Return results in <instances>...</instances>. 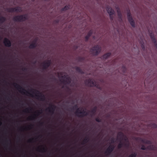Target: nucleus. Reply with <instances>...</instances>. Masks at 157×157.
Masks as SVG:
<instances>
[{
  "instance_id": "nucleus-1",
  "label": "nucleus",
  "mask_w": 157,
  "mask_h": 157,
  "mask_svg": "<svg viewBox=\"0 0 157 157\" xmlns=\"http://www.w3.org/2000/svg\"><path fill=\"white\" fill-rule=\"evenodd\" d=\"M13 85L20 92L23 94L34 98L40 101H44L45 100L46 98L44 95L37 90L31 89L30 91L33 94H32L16 83H13Z\"/></svg>"
},
{
  "instance_id": "nucleus-2",
  "label": "nucleus",
  "mask_w": 157,
  "mask_h": 157,
  "mask_svg": "<svg viewBox=\"0 0 157 157\" xmlns=\"http://www.w3.org/2000/svg\"><path fill=\"white\" fill-rule=\"evenodd\" d=\"M28 19V16L25 14L15 16L13 18V20L15 21L23 22Z\"/></svg>"
},
{
  "instance_id": "nucleus-3",
  "label": "nucleus",
  "mask_w": 157,
  "mask_h": 157,
  "mask_svg": "<svg viewBox=\"0 0 157 157\" xmlns=\"http://www.w3.org/2000/svg\"><path fill=\"white\" fill-rule=\"evenodd\" d=\"M101 50V47L99 45H96L91 48L90 52L94 56L98 55Z\"/></svg>"
},
{
  "instance_id": "nucleus-4",
  "label": "nucleus",
  "mask_w": 157,
  "mask_h": 157,
  "mask_svg": "<svg viewBox=\"0 0 157 157\" xmlns=\"http://www.w3.org/2000/svg\"><path fill=\"white\" fill-rule=\"evenodd\" d=\"M77 110L76 112V115L79 117H83L84 116H86L89 114V112H87L84 110L82 111H79V109H77Z\"/></svg>"
},
{
  "instance_id": "nucleus-5",
  "label": "nucleus",
  "mask_w": 157,
  "mask_h": 157,
  "mask_svg": "<svg viewBox=\"0 0 157 157\" xmlns=\"http://www.w3.org/2000/svg\"><path fill=\"white\" fill-rule=\"evenodd\" d=\"M127 17L128 21L132 27L134 28L135 27V22L133 19L132 16L129 11L127 13Z\"/></svg>"
},
{
  "instance_id": "nucleus-6",
  "label": "nucleus",
  "mask_w": 157,
  "mask_h": 157,
  "mask_svg": "<svg viewBox=\"0 0 157 157\" xmlns=\"http://www.w3.org/2000/svg\"><path fill=\"white\" fill-rule=\"evenodd\" d=\"M115 147L113 145H110L106 149L105 152V154L106 155H109L113 150Z\"/></svg>"
},
{
  "instance_id": "nucleus-7",
  "label": "nucleus",
  "mask_w": 157,
  "mask_h": 157,
  "mask_svg": "<svg viewBox=\"0 0 157 157\" xmlns=\"http://www.w3.org/2000/svg\"><path fill=\"white\" fill-rule=\"evenodd\" d=\"M83 101L84 102L86 103L88 105H94L96 104V103L94 101L93 99L90 97L87 99L85 98L83 100Z\"/></svg>"
},
{
  "instance_id": "nucleus-8",
  "label": "nucleus",
  "mask_w": 157,
  "mask_h": 157,
  "mask_svg": "<svg viewBox=\"0 0 157 157\" xmlns=\"http://www.w3.org/2000/svg\"><path fill=\"white\" fill-rule=\"evenodd\" d=\"M7 10L9 12H21V8L20 7H17L14 8H8Z\"/></svg>"
},
{
  "instance_id": "nucleus-9",
  "label": "nucleus",
  "mask_w": 157,
  "mask_h": 157,
  "mask_svg": "<svg viewBox=\"0 0 157 157\" xmlns=\"http://www.w3.org/2000/svg\"><path fill=\"white\" fill-rule=\"evenodd\" d=\"M86 82L88 83V84L90 87L95 86L98 88V85L94 82L91 79H89L86 80Z\"/></svg>"
},
{
  "instance_id": "nucleus-10",
  "label": "nucleus",
  "mask_w": 157,
  "mask_h": 157,
  "mask_svg": "<svg viewBox=\"0 0 157 157\" xmlns=\"http://www.w3.org/2000/svg\"><path fill=\"white\" fill-rule=\"evenodd\" d=\"M43 70L47 69L51 64V60H48L47 62H44L43 63Z\"/></svg>"
},
{
  "instance_id": "nucleus-11",
  "label": "nucleus",
  "mask_w": 157,
  "mask_h": 157,
  "mask_svg": "<svg viewBox=\"0 0 157 157\" xmlns=\"http://www.w3.org/2000/svg\"><path fill=\"white\" fill-rule=\"evenodd\" d=\"M62 78H66V80H63L62 82L63 83H66L67 84H69L71 83V79L70 77H67L65 75L62 76Z\"/></svg>"
},
{
  "instance_id": "nucleus-12",
  "label": "nucleus",
  "mask_w": 157,
  "mask_h": 157,
  "mask_svg": "<svg viewBox=\"0 0 157 157\" xmlns=\"http://www.w3.org/2000/svg\"><path fill=\"white\" fill-rule=\"evenodd\" d=\"M3 43L5 46L10 47L11 46V42L10 40L6 38H5L4 39Z\"/></svg>"
},
{
  "instance_id": "nucleus-13",
  "label": "nucleus",
  "mask_w": 157,
  "mask_h": 157,
  "mask_svg": "<svg viewBox=\"0 0 157 157\" xmlns=\"http://www.w3.org/2000/svg\"><path fill=\"white\" fill-rule=\"evenodd\" d=\"M69 99L70 102H67V103H71L73 105L76 104L78 103V100L76 98H69Z\"/></svg>"
},
{
  "instance_id": "nucleus-14",
  "label": "nucleus",
  "mask_w": 157,
  "mask_h": 157,
  "mask_svg": "<svg viewBox=\"0 0 157 157\" xmlns=\"http://www.w3.org/2000/svg\"><path fill=\"white\" fill-rule=\"evenodd\" d=\"M121 139L122 140H124V141L126 142V143H124V146L126 147H128L129 145V141L127 136L125 135V136L123 137Z\"/></svg>"
},
{
  "instance_id": "nucleus-15",
  "label": "nucleus",
  "mask_w": 157,
  "mask_h": 157,
  "mask_svg": "<svg viewBox=\"0 0 157 157\" xmlns=\"http://www.w3.org/2000/svg\"><path fill=\"white\" fill-rule=\"evenodd\" d=\"M93 33L92 30H90L88 32L87 35L85 37L86 41H87L88 40L90 37L91 36Z\"/></svg>"
},
{
  "instance_id": "nucleus-16",
  "label": "nucleus",
  "mask_w": 157,
  "mask_h": 157,
  "mask_svg": "<svg viewBox=\"0 0 157 157\" xmlns=\"http://www.w3.org/2000/svg\"><path fill=\"white\" fill-rule=\"evenodd\" d=\"M106 10L108 13L109 14H114V12L111 7L108 6L107 7Z\"/></svg>"
},
{
  "instance_id": "nucleus-17",
  "label": "nucleus",
  "mask_w": 157,
  "mask_h": 157,
  "mask_svg": "<svg viewBox=\"0 0 157 157\" xmlns=\"http://www.w3.org/2000/svg\"><path fill=\"white\" fill-rule=\"evenodd\" d=\"M147 149L153 151L156 150L157 148L153 145H151L147 147Z\"/></svg>"
},
{
  "instance_id": "nucleus-18",
  "label": "nucleus",
  "mask_w": 157,
  "mask_h": 157,
  "mask_svg": "<svg viewBox=\"0 0 157 157\" xmlns=\"http://www.w3.org/2000/svg\"><path fill=\"white\" fill-rule=\"evenodd\" d=\"M14 101L15 103L18 104L23 102V100L19 98H16L15 99H14Z\"/></svg>"
},
{
  "instance_id": "nucleus-19",
  "label": "nucleus",
  "mask_w": 157,
  "mask_h": 157,
  "mask_svg": "<svg viewBox=\"0 0 157 157\" xmlns=\"http://www.w3.org/2000/svg\"><path fill=\"white\" fill-rule=\"evenodd\" d=\"M111 54L110 52L104 54L102 56V58L104 60H105L109 57Z\"/></svg>"
},
{
  "instance_id": "nucleus-20",
  "label": "nucleus",
  "mask_w": 157,
  "mask_h": 157,
  "mask_svg": "<svg viewBox=\"0 0 157 157\" xmlns=\"http://www.w3.org/2000/svg\"><path fill=\"white\" fill-rule=\"evenodd\" d=\"M74 68L75 69L76 71L78 72L81 74H83L84 73L83 71H82V70L80 67L76 66L74 67Z\"/></svg>"
},
{
  "instance_id": "nucleus-21",
  "label": "nucleus",
  "mask_w": 157,
  "mask_h": 157,
  "mask_svg": "<svg viewBox=\"0 0 157 157\" xmlns=\"http://www.w3.org/2000/svg\"><path fill=\"white\" fill-rule=\"evenodd\" d=\"M150 36L151 39H152V42L154 44L157 42L156 39H155V38L153 34H152V33H151Z\"/></svg>"
},
{
  "instance_id": "nucleus-22",
  "label": "nucleus",
  "mask_w": 157,
  "mask_h": 157,
  "mask_svg": "<svg viewBox=\"0 0 157 157\" xmlns=\"http://www.w3.org/2000/svg\"><path fill=\"white\" fill-rule=\"evenodd\" d=\"M37 46V44L33 42L30 44L29 47V48L30 49H34L36 48Z\"/></svg>"
},
{
  "instance_id": "nucleus-23",
  "label": "nucleus",
  "mask_w": 157,
  "mask_h": 157,
  "mask_svg": "<svg viewBox=\"0 0 157 157\" xmlns=\"http://www.w3.org/2000/svg\"><path fill=\"white\" fill-rule=\"evenodd\" d=\"M6 21V18L5 17L1 16L0 17V23L2 24Z\"/></svg>"
},
{
  "instance_id": "nucleus-24",
  "label": "nucleus",
  "mask_w": 157,
  "mask_h": 157,
  "mask_svg": "<svg viewBox=\"0 0 157 157\" xmlns=\"http://www.w3.org/2000/svg\"><path fill=\"white\" fill-rule=\"evenodd\" d=\"M70 6L69 5H68L65 6L63 8L61 9V10L62 11H66L70 8Z\"/></svg>"
},
{
  "instance_id": "nucleus-25",
  "label": "nucleus",
  "mask_w": 157,
  "mask_h": 157,
  "mask_svg": "<svg viewBox=\"0 0 157 157\" xmlns=\"http://www.w3.org/2000/svg\"><path fill=\"white\" fill-rule=\"evenodd\" d=\"M118 136L119 137H121V138L122 139L123 137H124L125 135L124 134L121 132H119L118 134Z\"/></svg>"
},
{
  "instance_id": "nucleus-26",
  "label": "nucleus",
  "mask_w": 157,
  "mask_h": 157,
  "mask_svg": "<svg viewBox=\"0 0 157 157\" xmlns=\"http://www.w3.org/2000/svg\"><path fill=\"white\" fill-rule=\"evenodd\" d=\"M124 145V144L122 143L121 141L120 142V143L118 145L117 147L118 149L121 148L122 146Z\"/></svg>"
},
{
  "instance_id": "nucleus-27",
  "label": "nucleus",
  "mask_w": 157,
  "mask_h": 157,
  "mask_svg": "<svg viewBox=\"0 0 157 157\" xmlns=\"http://www.w3.org/2000/svg\"><path fill=\"white\" fill-rule=\"evenodd\" d=\"M39 151L42 152H46L47 151V149L44 147H42V148L40 149L39 147L38 148V149H39Z\"/></svg>"
},
{
  "instance_id": "nucleus-28",
  "label": "nucleus",
  "mask_w": 157,
  "mask_h": 157,
  "mask_svg": "<svg viewBox=\"0 0 157 157\" xmlns=\"http://www.w3.org/2000/svg\"><path fill=\"white\" fill-rule=\"evenodd\" d=\"M92 109V110L90 113V115L91 116H93L95 114V112L96 111V109Z\"/></svg>"
},
{
  "instance_id": "nucleus-29",
  "label": "nucleus",
  "mask_w": 157,
  "mask_h": 157,
  "mask_svg": "<svg viewBox=\"0 0 157 157\" xmlns=\"http://www.w3.org/2000/svg\"><path fill=\"white\" fill-rule=\"evenodd\" d=\"M137 154L136 152H135L132 154H130L128 157H136Z\"/></svg>"
},
{
  "instance_id": "nucleus-30",
  "label": "nucleus",
  "mask_w": 157,
  "mask_h": 157,
  "mask_svg": "<svg viewBox=\"0 0 157 157\" xmlns=\"http://www.w3.org/2000/svg\"><path fill=\"white\" fill-rule=\"evenodd\" d=\"M89 139L88 138H85L83 140V142L82 143V144H84L85 143L88 142L89 140Z\"/></svg>"
},
{
  "instance_id": "nucleus-31",
  "label": "nucleus",
  "mask_w": 157,
  "mask_h": 157,
  "mask_svg": "<svg viewBox=\"0 0 157 157\" xmlns=\"http://www.w3.org/2000/svg\"><path fill=\"white\" fill-rule=\"evenodd\" d=\"M117 13L119 17L121 19L122 17V14L121 11L119 10H117Z\"/></svg>"
},
{
  "instance_id": "nucleus-32",
  "label": "nucleus",
  "mask_w": 157,
  "mask_h": 157,
  "mask_svg": "<svg viewBox=\"0 0 157 157\" xmlns=\"http://www.w3.org/2000/svg\"><path fill=\"white\" fill-rule=\"evenodd\" d=\"M36 118V115L31 116L29 117V119L30 120H34Z\"/></svg>"
},
{
  "instance_id": "nucleus-33",
  "label": "nucleus",
  "mask_w": 157,
  "mask_h": 157,
  "mask_svg": "<svg viewBox=\"0 0 157 157\" xmlns=\"http://www.w3.org/2000/svg\"><path fill=\"white\" fill-rule=\"evenodd\" d=\"M143 142L147 144H151V142L149 140H146L145 141H143Z\"/></svg>"
},
{
  "instance_id": "nucleus-34",
  "label": "nucleus",
  "mask_w": 157,
  "mask_h": 157,
  "mask_svg": "<svg viewBox=\"0 0 157 157\" xmlns=\"http://www.w3.org/2000/svg\"><path fill=\"white\" fill-rule=\"evenodd\" d=\"M113 14H109L110 19L111 21H112L113 20Z\"/></svg>"
},
{
  "instance_id": "nucleus-35",
  "label": "nucleus",
  "mask_w": 157,
  "mask_h": 157,
  "mask_svg": "<svg viewBox=\"0 0 157 157\" xmlns=\"http://www.w3.org/2000/svg\"><path fill=\"white\" fill-rule=\"evenodd\" d=\"M95 120L96 121L98 122H100L101 121V120L99 117H97L95 119Z\"/></svg>"
},
{
  "instance_id": "nucleus-36",
  "label": "nucleus",
  "mask_w": 157,
  "mask_h": 157,
  "mask_svg": "<svg viewBox=\"0 0 157 157\" xmlns=\"http://www.w3.org/2000/svg\"><path fill=\"white\" fill-rule=\"evenodd\" d=\"M141 149L143 150H145L147 149V147L146 148L144 145H142Z\"/></svg>"
},
{
  "instance_id": "nucleus-37",
  "label": "nucleus",
  "mask_w": 157,
  "mask_h": 157,
  "mask_svg": "<svg viewBox=\"0 0 157 157\" xmlns=\"http://www.w3.org/2000/svg\"><path fill=\"white\" fill-rule=\"evenodd\" d=\"M6 99L8 101H11V99H10V98L8 96H6Z\"/></svg>"
},
{
  "instance_id": "nucleus-38",
  "label": "nucleus",
  "mask_w": 157,
  "mask_h": 157,
  "mask_svg": "<svg viewBox=\"0 0 157 157\" xmlns=\"http://www.w3.org/2000/svg\"><path fill=\"white\" fill-rule=\"evenodd\" d=\"M111 143H114L115 142V139L114 138H112L111 139Z\"/></svg>"
},
{
  "instance_id": "nucleus-39",
  "label": "nucleus",
  "mask_w": 157,
  "mask_h": 157,
  "mask_svg": "<svg viewBox=\"0 0 157 157\" xmlns=\"http://www.w3.org/2000/svg\"><path fill=\"white\" fill-rule=\"evenodd\" d=\"M79 60L80 61H83L84 60V59L83 57H80L79 58Z\"/></svg>"
},
{
  "instance_id": "nucleus-40",
  "label": "nucleus",
  "mask_w": 157,
  "mask_h": 157,
  "mask_svg": "<svg viewBox=\"0 0 157 157\" xmlns=\"http://www.w3.org/2000/svg\"><path fill=\"white\" fill-rule=\"evenodd\" d=\"M122 68L123 69V72L124 73L125 72V71L126 70V68L124 67H123Z\"/></svg>"
},
{
  "instance_id": "nucleus-41",
  "label": "nucleus",
  "mask_w": 157,
  "mask_h": 157,
  "mask_svg": "<svg viewBox=\"0 0 157 157\" xmlns=\"http://www.w3.org/2000/svg\"><path fill=\"white\" fill-rule=\"evenodd\" d=\"M27 69L26 68L24 67L22 69V70L23 71H26Z\"/></svg>"
},
{
  "instance_id": "nucleus-42",
  "label": "nucleus",
  "mask_w": 157,
  "mask_h": 157,
  "mask_svg": "<svg viewBox=\"0 0 157 157\" xmlns=\"http://www.w3.org/2000/svg\"><path fill=\"white\" fill-rule=\"evenodd\" d=\"M141 47L143 50H144L145 49V46L143 44L142 45Z\"/></svg>"
},
{
  "instance_id": "nucleus-43",
  "label": "nucleus",
  "mask_w": 157,
  "mask_h": 157,
  "mask_svg": "<svg viewBox=\"0 0 157 157\" xmlns=\"http://www.w3.org/2000/svg\"><path fill=\"white\" fill-rule=\"evenodd\" d=\"M155 47L157 49V42L154 44Z\"/></svg>"
},
{
  "instance_id": "nucleus-44",
  "label": "nucleus",
  "mask_w": 157,
  "mask_h": 157,
  "mask_svg": "<svg viewBox=\"0 0 157 157\" xmlns=\"http://www.w3.org/2000/svg\"><path fill=\"white\" fill-rule=\"evenodd\" d=\"M33 140V138L32 139H30V140H29L28 141L29 142H31L32 140Z\"/></svg>"
},
{
  "instance_id": "nucleus-45",
  "label": "nucleus",
  "mask_w": 157,
  "mask_h": 157,
  "mask_svg": "<svg viewBox=\"0 0 157 157\" xmlns=\"http://www.w3.org/2000/svg\"><path fill=\"white\" fill-rule=\"evenodd\" d=\"M33 42V43H35L36 44H37L36 43L37 40H34Z\"/></svg>"
},
{
  "instance_id": "nucleus-46",
  "label": "nucleus",
  "mask_w": 157,
  "mask_h": 157,
  "mask_svg": "<svg viewBox=\"0 0 157 157\" xmlns=\"http://www.w3.org/2000/svg\"><path fill=\"white\" fill-rule=\"evenodd\" d=\"M153 127L154 128H156L157 127V125L156 124H154Z\"/></svg>"
},
{
  "instance_id": "nucleus-47",
  "label": "nucleus",
  "mask_w": 157,
  "mask_h": 157,
  "mask_svg": "<svg viewBox=\"0 0 157 157\" xmlns=\"http://www.w3.org/2000/svg\"><path fill=\"white\" fill-rule=\"evenodd\" d=\"M112 103H108V104H107L108 105H112Z\"/></svg>"
},
{
  "instance_id": "nucleus-48",
  "label": "nucleus",
  "mask_w": 157,
  "mask_h": 157,
  "mask_svg": "<svg viewBox=\"0 0 157 157\" xmlns=\"http://www.w3.org/2000/svg\"><path fill=\"white\" fill-rule=\"evenodd\" d=\"M46 108H57L56 107H46Z\"/></svg>"
},
{
  "instance_id": "nucleus-49",
  "label": "nucleus",
  "mask_w": 157,
  "mask_h": 157,
  "mask_svg": "<svg viewBox=\"0 0 157 157\" xmlns=\"http://www.w3.org/2000/svg\"><path fill=\"white\" fill-rule=\"evenodd\" d=\"M52 109L53 110H54L56 109Z\"/></svg>"
},
{
  "instance_id": "nucleus-50",
  "label": "nucleus",
  "mask_w": 157,
  "mask_h": 157,
  "mask_svg": "<svg viewBox=\"0 0 157 157\" xmlns=\"http://www.w3.org/2000/svg\"><path fill=\"white\" fill-rule=\"evenodd\" d=\"M29 109V108H28V109Z\"/></svg>"
},
{
  "instance_id": "nucleus-51",
  "label": "nucleus",
  "mask_w": 157,
  "mask_h": 157,
  "mask_svg": "<svg viewBox=\"0 0 157 157\" xmlns=\"http://www.w3.org/2000/svg\"><path fill=\"white\" fill-rule=\"evenodd\" d=\"M93 108H97V107L95 106V107H93Z\"/></svg>"
},
{
  "instance_id": "nucleus-52",
  "label": "nucleus",
  "mask_w": 157,
  "mask_h": 157,
  "mask_svg": "<svg viewBox=\"0 0 157 157\" xmlns=\"http://www.w3.org/2000/svg\"><path fill=\"white\" fill-rule=\"evenodd\" d=\"M72 108H78V107H73ZM81 108H82V107Z\"/></svg>"
},
{
  "instance_id": "nucleus-53",
  "label": "nucleus",
  "mask_w": 157,
  "mask_h": 157,
  "mask_svg": "<svg viewBox=\"0 0 157 157\" xmlns=\"http://www.w3.org/2000/svg\"><path fill=\"white\" fill-rule=\"evenodd\" d=\"M36 63V61H35V62H34V64H35V63Z\"/></svg>"
},
{
  "instance_id": "nucleus-54",
  "label": "nucleus",
  "mask_w": 157,
  "mask_h": 157,
  "mask_svg": "<svg viewBox=\"0 0 157 157\" xmlns=\"http://www.w3.org/2000/svg\"><path fill=\"white\" fill-rule=\"evenodd\" d=\"M21 129H23V128L22 127H21Z\"/></svg>"
},
{
  "instance_id": "nucleus-55",
  "label": "nucleus",
  "mask_w": 157,
  "mask_h": 157,
  "mask_svg": "<svg viewBox=\"0 0 157 157\" xmlns=\"http://www.w3.org/2000/svg\"><path fill=\"white\" fill-rule=\"evenodd\" d=\"M6 142H7L8 140H6Z\"/></svg>"
},
{
  "instance_id": "nucleus-56",
  "label": "nucleus",
  "mask_w": 157,
  "mask_h": 157,
  "mask_svg": "<svg viewBox=\"0 0 157 157\" xmlns=\"http://www.w3.org/2000/svg\"><path fill=\"white\" fill-rule=\"evenodd\" d=\"M40 137H41V136H39V137H40Z\"/></svg>"
},
{
  "instance_id": "nucleus-57",
  "label": "nucleus",
  "mask_w": 157,
  "mask_h": 157,
  "mask_svg": "<svg viewBox=\"0 0 157 157\" xmlns=\"http://www.w3.org/2000/svg\"><path fill=\"white\" fill-rule=\"evenodd\" d=\"M41 124H43V123H41Z\"/></svg>"
},
{
  "instance_id": "nucleus-58",
  "label": "nucleus",
  "mask_w": 157,
  "mask_h": 157,
  "mask_svg": "<svg viewBox=\"0 0 157 157\" xmlns=\"http://www.w3.org/2000/svg\"><path fill=\"white\" fill-rule=\"evenodd\" d=\"M0 123L1 124V122H0Z\"/></svg>"
}]
</instances>
